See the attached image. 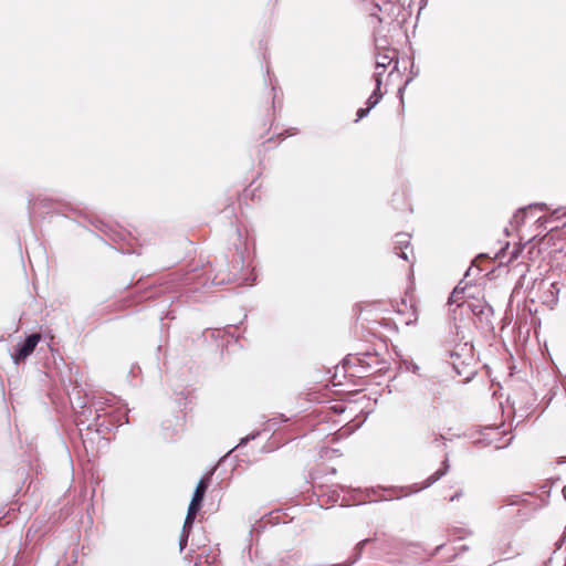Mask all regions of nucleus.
I'll use <instances>...</instances> for the list:
<instances>
[{"mask_svg":"<svg viewBox=\"0 0 566 566\" xmlns=\"http://www.w3.org/2000/svg\"><path fill=\"white\" fill-rule=\"evenodd\" d=\"M395 251L403 260L409 261L408 250L411 256L413 255L412 248L410 247L409 234L398 233L395 241Z\"/></svg>","mask_w":566,"mask_h":566,"instance_id":"7ed1b4c3","label":"nucleus"},{"mask_svg":"<svg viewBox=\"0 0 566 566\" xmlns=\"http://www.w3.org/2000/svg\"><path fill=\"white\" fill-rule=\"evenodd\" d=\"M381 76H382V72H377L375 74V81H376V90L374 91V93L369 96L368 101H367V104H368V107L371 109L373 107H375L380 98H381V94L379 93L380 91V85H381Z\"/></svg>","mask_w":566,"mask_h":566,"instance_id":"423d86ee","label":"nucleus"},{"mask_svg":"<svg viewBox=\"0 0 566 566\" xmlns=\"http://www.w3.org/2000/svg\"><path fill=\"white\" fill-rule=\"evenodd\" d=\"M458 293H459V292H458L457 290H454L449 301H450V302H457V301H458V298H459Z\"/></svg>","mask_w":566,"mask_h":566,"instance_id":"9b49d317","label":"nucleus"},{"mask_svg":"<svg viewBox=\"0 0 566 566\" xmlns=\"http://www.w3.org/2000/svg\"><path fill=\"white\" fill-rule=\"evenodd\" d=\"M461 493H457L455 495L450 497V501H454L455 499L460 497Z\"/></svg>","mask_w":566,"mask_h":566,"instance_id":"f8f14e48","label":"nucleus"},{"mask_svg":"<svg viewBox=\"0 0 566 566\" xmlns=\"http://www.w3.org/2000/svg\"><path fill=\"white\" fill-rule=\"evenodd\" d=\"M185 546H186V539L181 543L180 549H184Z\"/></svg>","mask_w":566,"mask_h":566,"instance_id":"ddd939ff","label":"nucleus"},{"mask_svg":"<svg viewBox=\"0 0 566 566\" xmlns=\"http://www.w3.org/2000/svg\"><path fill=\"white\" fill-rule=\"evenodd\" d=\"M394 306L401 324L410 325V323L417 319L418 313L413 289L410 285L405 290V295L399 301H396Z\"/></svg>","mask_w":566,"mask_h":566,"instance_id":"f257e3e1","label":"nucleus"},{"mask_svg":"<svg viewBox=\"0 0 566 566\" xmlns=\"http://www.w3.org/2000/svg\"><path fill=\"white\" fill-rule=\"evenodd\" d=\"M199 511H200V507L189 504L187 516H186L185 524H184V531L187 530V532L189 533V531L192 526V523L197 516V513Z\"/></svg>","mask_w":566,"mask_h":566,"instance_id":"6e6552de","label":"nucleus"},{"mask_svg":"<svg viewBox=\"0 0 566 566\" xmlns=\"http://www.w3.org/2000/svg\"><path fill=\"white\" fill-rule=\"evenodd\" d=\"M449 470V463H448V460L446 459L443 462H442V465L440 469H438L434 473H432L427 480H426V486H429L431 484H433L434 482H437L438 480H440Z\"/></svg>","mask_w":566,"mask_h":566,"instance_id":"0eeeda50","label":"nucleus"},{"mask_svg":"<svg viewBox=\"0 0 566 566\" xmlns=\"http://www.w3.org/2000/svg\"><path fill=\"white\" fill-rule=\"evenodd\" d=\"M41 339L40 334L30 335L18 348L17 353L13 355V359L17 364L23 361L28 356H30L38 343Z\"/></svg>","mask_w":566,"mask_h":566,"instance_id":"f03ea898","label":"nucleus"},{"mask_svg":"<svg viewBox=\"0 0 566 566\" xmlns=\"http://www.w3.org/2000/svg\"><path fill=\"white\" fill-rule=\"evenodd\" d=\"M397 59V52L394 49H386L384 52H380L376 56V67L382 69L384 71Z\"/></svg>","mask_w":566,"mask_h":566,"instance_id":"39448f33","label":"nucleus"},{"mask_svg":"<svg viewBox=\"0 0 566 566\" xmlns=\"http://www.w3.org/2000/svg\"><path fill=\"white\" fill-rule=\"evenodd\" d=\"M370 111V108L367 106V108H359L358 112H357V120L361 119L363 117H365L368 112Z\"/></svg>","mask_w":566,"mask_h":566,"instance_id":"1a4fd4ad","label":"nucleus"},{"mask_svg":"<svg viewBox=\"0 0 566 566\" xmlns=\"http://www.w3.org/2000/svg\"><path fill=\"white\" fill-rule=\"evenodd\" d=\"M209 483H210V476L209 475L202 478L198 482L197 488H196L195 493H193V496H192L191 502H190L191 505L198 506V507L201 509L202 501H203L205 494L207 492V489L209 486Z\"/></svg>","mask_w":566,"mask_h":566,"instance_id":"20e7f679","label":"nucleus"},{"mask_svg":"<svg viewBox=\"0 0 566 566\" xmlns=\"http://www.w3.org/2000/svg\"><path fill=\"white\" fill-rule=\"evenodd\" d=\"M458 293H459V292H458L457 290H454L449 301H450V302H457V301H458V298H459Z\"/></svg>","mask_w":566,"mask_h":566,"instance_id":"9d476101","label":"nucleus"},{"mask_svg":"<svg viewBox=\"0 0 566 566\" xmlns=\"http://www.w3.org/2000/svg\"><path fill=\"white\" fill-rule=\"evenodd\" d=\"M563 230L566 232V222L563 226Z\"/></svg>","mask_w":566,"mask_h":566,"instance_id":"4468645a","label":"nucleus"}]
</instances>
